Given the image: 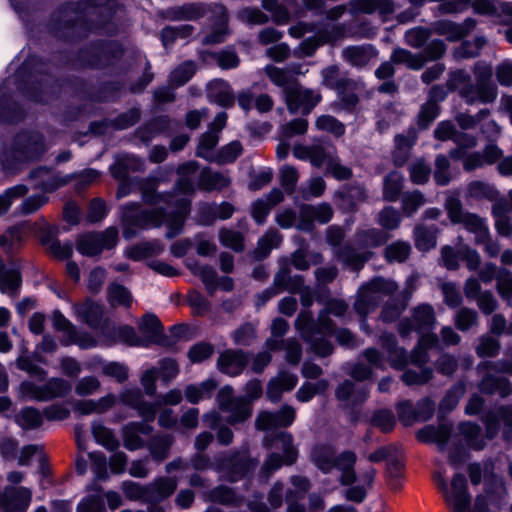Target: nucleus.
<instances>
[{
  "mask_svg": "<svg viewBox=\"0 0 512 512\" xmlns=\"http://www.w3.org/2000/svg\"><path fill=\"white\" fill-rule=\"evenodd\" d=\"M231 338L235 345L248 347L256 338L255 328L250 322H245L233 331Z\"/></svg>",
  "mask_w": 512,
  "mask_h": 512,
  "instance_id": "13d9d810",
  "label": "nucleus"
},
{
  "mask_svg": "<svg viewBox=\"0 0 512 512\" xmlns=\"http://www.w3.org/2000/svg\"><path fill=\"white\" fill-rule=\"evenodd\" d=\"M53 86L59 90L67 89L74 98L102 104L116 101L124 89L125 83L123 80L111 79L93 83L83 76L70 74L62 78L55 77Z\"/></svg>",
  "mask_w": 512,
  "mask_h": 512,
  "instance_id": "7ed1b4c3",
  "label": "nucleus"
},
{
  "mask_svg": "<svg viewBox=\"0 0 512 512\" xmlns=\"http://www.w3.org/2000/svg\"><path fill=\"white\" fill-rule=\"evenodd\" d=\"M218 8L220 13L216 17V21L213 23L212 30L203 38V44L205 45L223 43L229 33L227 10L223 5H219Z\"/></svg>",
  "mask_w": 512,
  "mask_h": 512,
  "instance_id": "4be33fe9",
  "label": "nucleus"
},
{
  "mask_svg": "<svg viewBox=\"0 0 512 512\" xmlns=\"http://www.w3.org/2000/svg\"><path fill=\"white\" fill-rule=\"evenodd\" d=\"M410 253V244L408 242L398 240L385 247L383 256L389 264L394 262L404 263L408 259Z\"/></svg>",
  "mask_w": 512,
  "mask_h": 512,
  "instance_id": "79ce46f5",
  "label": "nucleus"
},
{
  "mask_svg": "<svg viewBox=\"0 0 512 512\" xmlns=\"http://www.w3.org/2000/svg\"><path fill=\"white\" fill-rule=\"evenodd\" d=\"M142 111L140 107L133 106L128 110L119 113L116 117L110 118L112 129L115 131H123L136 125L141 119Z\"/></svg>",
  "mask_w": 512,
  "mask_h": 512,
  "instance_id": "ea45409f",
  "label": "nucleus"
},
{
  "mask_svg": "<svg viewBox=\"0 0 512 512\" xmlns=\"http://www.w3.org/2000/svg\"><path fill=\"white\" fill-rule=\"evenodd\" d=\"M467 196L477 200L496 201L499 197V191L494 185L481 180H473L467 185Z\"/></svg>",
  "mask_w": 512,
  "mask_h": 512,
  "instance_id": "c85d7f7f",
  "label": "nucleus"
},
{
  "mask_svg": "<svg viewBox=\"0 0 512 512\" xmlns=\"http://www.w3.org/2000/svg\"><path fill=\"white\" fill-rule=\"evenodd\" d=\"M188 332V326L185 323H177L173 324L169 327L168 333L166 335V341L161 343L159 346L163 347L169 351L176 352L177 351V343L183 339Z\"/></svg>",
  "mask_w": 512,
  "mask_h": 512,
  "instance_id": "6e6d98bb",
  "label": "nucleus"
},
{
  "mask_svg": "<svg viewBox=\"0 0 512 512\" xmlns=\"http://www.w3.org/2000/svg\"><path fill=\"white\" fill-rule=\"evenodd\" d=\"M231 180L221 172L213 171L210 167H204L198 176L197 188L204 192L222 191L229 187Z\"/></svg>",
  "mask_w": 512,
  "mask_h": 512,
  "instance_id": "a211bd4d",
  "label": "nucleus"
},
{
  "mask_svg": "<svg viewBox=\"0 0 512 512\" xmlns=\"http://www.w3.org/2000/svg\"><path fill=\"white\" fill-rule=\"evenodd\" d=\"M253 353L243 349H225L217 359V369L224 375L237 377L248 366Z\"/></svg>",
  "mask_w": 512,
  "mask_h": 512,
  "instance_id": "9d476101",
  "label": "nucleus"
},
{
  "mask_svg": "<svg viewBox=\"0 0 512 512\" xmlns=\"http://www.w3.org/2000/svg\"><path fill=\"white\" fill-rule=\"evenodd\" d=\"M214 351L213 344L201 341L190 347L187 356L192 363H202L209 359L214 354Z\"/></svg>",
  "mask_w": 512,
  "mask_h": 512,
  "instance_id": "bf43d9fd",
  "label": "nucleus"
},
{
  "mask_svg": "<svg viewBox=\"0 0 512 512\" xmlns=\"http://www.w3.org/2000/svg\"><path fill=\"white\" fill-rule=\"evenodd\" d=\"M76 250L86 257L100 256L103 252L95 232H87L80 235L76 242Z\"/></svg>",
  "mask_w": 512,
  "mask_h": 512,
  "instance_id": "37998d69",
  "label": "nucleus"
},
{
  "mask_svg": "<svg viewBox=\"0 0 512 512\" xmlns=\"http://www.w3.org/2000/svg\"><path fill=\"white\" fill-rule=\"evenodd\" d=\"M34 75L51 76L47 68V60L36 53H29L14 73V83L17 91L28 101L44 104V89L42 79Z\"/></svg>",
  "mask_w": 512,
  "mask_h": 512,
  "instance_id": "39448f33",
  "label": "nucleus"
},
{
  "mask_svg": "<svg viewBox=\"0 0 512 512\" xmlns=\"http://www.w3.org/2000/svg\"><path fill=\"white\" fill-rule=\"evenodd\" d=\"M138 329L142 336H138L131 325H120L119 335L122 338V343L130 347L149 348L152 345L159 346L166 341L164 325L154 313L147 312L142 315Z\"/></svg>",
  "mask_w": 512,
  "mask_h": 512,
  "instance_id": "423d86ee",
  "label": "nucleus"
},
{
  "mask_svg": "<svg viewBox=\"0 0 512 512\" xmlns=\"http://www.w3.org/2000/svg\"><path fill=\"white\" fill-rule=\"evenodd\" d=\"M337 258L346 266L350 267L353 271H360L364 268L365 264L369 262L374 252L366 250L362 253L357 250L351 244H344L337 250Z\"/></svg>",
  "mask_w": 512,
  "mask_h": 512,
  "instance_id": "f3484780",
  "label": "nucleus"
},
{
  "mask_svg": "<svg viewBox=\"0 0 512 512\" xmlns=\"http://www.w3.org/2000/svg\"><path fill=\"white\" fill-rule=\"evenodd\" d=\"M315 125L318 130L329 132L337 138L345 134L344 124L331 115H320L317 117Z\"/></svg>",
  "mask_w": 512,
  "mask_h": 512,
  "instance_id": "09e8293b",
  "label": "nucleus"
},
{
  "mask_svg": "<svg viewBox=\"0 0 512 512\" xmlns=\"http://www.w3.org/2000/svg\"><path fill=\"white\" fill-rule=\"evenodd\" d=\"M360 247L377 248L385 245L389 240V234L386 231L377 228H369L357 234Z\"/></svg>",
  "mask_w": 512,
  "mask_h": 512,
  "instance_id": "58836bf2",
  "label": "nucleus"
},
{
  "mask_svg": "<svg viewBox=\"0 0 512 512\" xmlns=\"http://www.w3.org/2000/svg\"><path fill=\"white\" fill-rule=\"evenodd\" d=\"M259 460L251 456L248 446L233 449L216 459V468L225 474L230 483L250 480L254 477Z\"/></svg>",
  "mask_w": 512,
  "mask_h": 512,
  "instance_id": "0eeeda50",
  "label": "nucleus"
},
{
  "mask_svg": "<svg viewBox=\"0 0 512 512\" xmlns=\"http://www.w3.org/2000/svg\"><path fill=\"white\" fill-rule=\"evenodd\" d=\"M218 141L219 136L215 132L210 130L204 132L199 138L195 155L199 158L212 162L214 155H212L211 152L217 146Z\"/></svg>",
  "mask_w": 512,
  "mask_h": 512,
  "instance_id": "a18cd8bd",
  "label": "nucleus"
},
{
  "mask_svg": "<svg viewBox=\"0 0 512 512\" xmlns=\"http://www.w3.org/2000/svg\"><path fill=\"white\" fill-rule=\"evenodd\" d=\"M28 116L24 104L4 93L0 96V122L6 125L23 123Z\"/></svg>",
  "mask_w": 512,
  "mask_h": 512,
  "instance_id": "ddd939ff",
  "label": "nucleus"
},
{
  "mask_svg": "<svg viewBox=\"0 0 512 512\" xmlns=\"http://www.w3.org/2000/svg\"><path fill=\"white\" fill-rule=\"evenodd\" d=\"M108 37L88 41L76 50L73 57L65 53V63L83 70H117L125 56L126 48L120 40Z\"/></svg>",
  "mask_w": 512,
  "mask_h": 512,
  "instance_id": "f03ea898",
  "label": "nucleus"
},
{
  "mask_svg": "<svg viewBox=\"0 0 512 512\" xmlns=\"http://www.w3.org/2000/svg\"><path fill=\"white\" fill-rule=\"evenodd\" d=\"M31 491L23 486L6 487L1 500L4 512H26L31 502Z\"/></svg>",
  "mask_w": 512,
  "mask_h": 512,
  "instance_id": "4468645a",
  "label": "nucleus"
},
{
  "mask_svg": "<svg viewBox=\"0 0 512 512\" xmlns=\"http://www.w3.org/2000/svg\"><path fill=\"white\" fill-rule=\"evenodd\" d=\"M227 409L230 411L231 424H242L252 416V403L240 396L233 399Z\"/></svg>",
  "mask_w": 512,
  "mask_h": 512,
  "instance_id": "f704fd0d",
  "label": "nucleus"
},
{
  "mask_svg": "<svg viewBox=\"0 0 512 512\" xmlns=\"http://www.w3.org/2000/svg\"><path fill=\"white\" fill-rule=\"evenodd\" d=\"M372 45L365 46H348L344 49L343 53L348 62L354 66H362L369 60L370 53L368 49H372Z\"/></svg>",
  "mask_w": 512,
  "mask_h": 512,
  "instance_id": "69168bd1",
  "label": "nucleus"
},
{
  "mask_svg": "<svg viewBox=\"0 0 512 512\" xmlns=\"http://www.w3.org/2000/svg\"><path fill=\"white\" fill-rule=\"evenodd\" d=\"M197 64L193 60H186L179 64L169 75V83L173 87H181L188 83L196 74Z\"/></svg>",
  "mask_w": 512,
  "mask_h": 512,
  "instance_id": "72a5a7b5",
  "label": "nucleus"
},
{
  "mask_svg": "<svg viewBox=\"0 0 512 512\" xmlns=\"http://www.w3.org/2000/svg\"><path fill=\"white\" fill-rule=\"evenodd\" d=\"M139 183L142 201L148 205H157L160 200V192H158V180L156 178H146Z\"/></svg>",
  "mask_w": 512,
  "mask_h": 512,
  "instance_id": "8fccbe9b",
  "label": "nucleus"
},
{
  "mask_svg": "<svg viewBox=\"0 0 512 512\" xmlns=\"http://www.w3.org/2000/svg\"><path fill=\"white\" fill-rule=\"evenodd\" d=\"M496 289L499 296L504 300H510L512 298V271L500 267V273L498 275Z\"/></svg>",
  "mask_w": 512,
  "mask_h": 512,
  "instance_id": "774afa93",
  "label": "nucleus"
},
{
  "mask_svg": "<svg viewBox=\"0 0 512 512\" xmlns=\"http://www.w3.org/2000/svg\"><path fill=\"white\" fill-rule=\"evenodd\" d=\"M430 36L431 30L423 26L409 29L405 33L407 44L414 48H423L429 41Z\"/></svg>",
  "mask_w": 512,
  "mask_h": 512,
  "instance_id": "680f3d73",
  "label": "nucleus"
},
{
  "mask_svg": "<svg viewBox=\"0 0 512 512\" xmlns=\"http://www.w3.org/2000/svg\"><path fill=\"white\" fill-rule=\"evenodd\" d=\"M284 97L290 114L295 115L302 109V114L307 116L321 101V95L314 94L310 89L300 90L297 87H286Z\"/></svg>",
  "mask_w": 512,
  "mask_h": 512,
  "instance_id": "1a4fd4ad",
  "label": "nucleus"
},
{
  "mask_svg": "<svg viewBox=\"0 0 512 512\" xmlns=\"http://www.w3.org/2000/svg\"><path fill=\"white\" fill-rule=\"evenodd\" d=\"M243 153V146L239 140H233L220 147L213 157V161L219 165L234 163Z\"/></svg>",
  "mask_w": 512,
  "mask_h": 512,
  "instance_id": "e433bc0d",
  "label": "nucleus"
},
{
  "mask_svg": "<svg viewBox=\"0 0 512 512\" xmlns=\"http://www.w3.org/2000/svg\"><path fill=\"white\" fill-rule=\"evenodd\" d=\"M139 208L140 204L137 202L125 203L121 208L122 219L131 226L148 228L150 226V212L149 210L139 211Z\"/></svg>",
  "mask_w": 512,
  "mask_h": 512,
  "instance_id": "412c9836",
  "label": "nucleus"
},
{
  "mask_svg": "<svg viewBox=\"0 0 512 512\" xmlns=\"http://www.w3.org/2000/svg\"><path fill=\"white\" fill-rule=\"evenodd\" d=\"M295 328L300 332L304 341H309L311 336H315V319L310 313L301 312L295 320Z\"/></svg>",
  "mask_w": 512,
  "mask_h": 512,
  "instance_id": "e2e57ef3",
  "label": "nucleus"
},
{
  "mask_svg": "<svg viewBox=\"0 0 512 512\" xmlns=\"http://www.w3.org/2000/svg\"><path fill=\"white\" fill-rule=\"evenodd\" d=\"M500 349L501 345L498 339L484 335L479 339L476 354L480 358H493L499 354Z\"/></svg>",
  "mask_w": 512,
  "mask_h": 512,
  "instance_id": "864d4df0",
  "label": "nucleus"
},
{
  "mask_svg": "<svg viewBox=\"0 0 512 512\" xmlns=\"http://www.w3.org/2000/svg\"><path fill=\"white\" fill-rule=\"evenodd\" d=\"M153 432V427L144 422L132 421L125 424L122 428L123 445L129 451H136L145 446V441L141 438L142 435H150Z\"/></svg>",
  "mask_w": 512,
  "mask_h": 512,
  "instance_id": "dca6fc26",
  "label": "nucleus"
},
{
  "mask_svg": "<svg viewBox=\"0 0 512 512\" xmlns=\"http://www.w3.org/2000/svg\"><path fill=\"white\" fill-rule=\"evenodd\" d=\"M478 322V313L476 310L468 307H462L455 317V326L458 330L466 332Z\"/></svg>",
  "mask_w": 512,
  "mask_h": 512,
  "instance_id": "052dcab7",
  "label": "nucleus"
},
{
  "mask_svg": "<svg viewBox=\"0 0 512 512\" xmlns=\"http://www.w3.org/2000/svg\"><path fill=\"white\" fill-rule=\"evenodd\" d=\"M44 394L42 401H51L56 398H65L72 391L71 383L61 377H51L43 384Z\"/></svg>",
  "mask_w": 512,
  "mask_h": 512,
  "instance_id": "393cba45",
  "label": "nucleus"
},
{
  "mask_svg": "<svg viewBox=\"0 0 512 512\" xmlns=\"http://www.w3.org/2000/svg\"><path fill=\"white\" fill-rule=\"evenodd\" d=\"M445 209L448 218L453 224L464 223L472 230H477L481 227L482 220L475 214L470 212H464L461 200L458 197L450 196L446 199Z\"/></svg>",
  "mask_w": 512,
  "mask_h": 512,
  "instance_id": "2eb2a0df",
  "label": "nucleus"
},
{
  "mask_svg": "<svg viewBox=\"0 0 512 512\" xmlns=\"http://www.w3.org/2000/svg\"><path fill=\"white\" fill-rule=\"evenodd\" d=\"M395 410H396L399 422L404 427H410L414 423L417 422V418L415 415V407L411 400L404 399V400L398 401L395 404Z\"/></svg>",
  "mask_w": 512,
  "mask_h": 512,
  "instance_id": "5fc2aeb1",
  "label": "nucleus"
},
{
  "mask_svg": "<svg viewBox=\"0 0 512 512\" xmlns=\"http://www.w3.org/2000/svg\"><path fill=\"white\" fill-rule=\"evenodd\" d=\"M334 445L330 443H318L313 446L310 460L323 474H329L333 468L341 471L355 467L357 455L352 450H344L337 456Z\"/></svg>",
  "mask_w": 512,
  "mask_h": 512,
  "instance_id": "6e6552de",
  "label": "nucleus"
},
{
  "mask_svg": "<svg viewBox=\"0 0 512 512\" xmlns=\"http://www.w3.org/2000/svg\"><path fill=\"white\" fill-rule=\"evenodd\" d=\"M403 189V177L397 171L389 172L383 180L382 196L387 202H396Z\"/></svg>",
  "mask_w": 512,
  "mask_h": 512,
  "instance_id": "c756f323",
  "label": "nucleus"
},
{
  "mask_svg": "<svg viewBox=\"0 0 512 512\" xmlns=\"http://www.w3.org/2000/svg\"><path fill=\"white\" fill-rule=\"evenodd\" d=\"M76 512H107L104 499L97 494L87 495L77 505Z\"/></svg>",
  "mask_w": 512,
  "mask_h": 512,
  "instance_id": "338daca9",
  "label": "nucleus"
},
{
  "mask_svg": "<svg viewBox=\"0 0 512 512\" xmlns=\"http://www.w3.org/2000/svg\"><path fill=\"white\" fill-rule=\"evenodd\" d=\"M206 53L214 58L223 70L235 69L240 64L238 54L232 49H223L219 52L207 51Z\"/></svg>",
  "mask_w": 512,
  "mask_h": 512,
  "instance_id": "603ef678",
  "label": "nucleus"
},
{
  "mask_svg": "<svg viewBox=\"0 0 512 512\" xmlns=\"http://www.w3.org/2000/svg\"><path fill=\"white\" fill-rule=\"evenodd\" d=\"M358 82L352 78H347L344 83L336 90L337 98L339 99V106L342 110L352 113L355 111L360 102L357 94Z\"/></svg>",
  "mask_w": 512,
  "mask_h": 512,
  "instance_id": "6ab92c4d",
  "label": "nucleus"
},
{
  "mask_svg": "<svg viewBox=\"0 0 512 512\" xmlns=\"http://www.w3.org/2000/svg\"><path fill=\"white\" fill-rule=\"evenodd\" d=\"M362 286L373 296H375V294L390 296L394 294L398 289V285L395 281L382 276H375L370 281L364 283Z\"/></svg>",
  "mask_w": 512,
  "mask_h": 512,
  "instance_id": "c03bdc74",
  "label": "nucleus"
},
{
  "mask_svg": "<svg viewBox=\"0 0 512 512\" xmlns=\"http://www.w3.org/2000/svg\"><path fill=\"white\" fill-rule=\"evenodd\" d=\"M336 195L350 212H354L357 204L366 201L368 197L365 187L359 184L347 185L342 190L337 191Z\"/></svg>",
  "mask_w": 512,
  "mask_h": 512,
  "instance_id": "5701e85b",
  "label": "nucleus"
},
{
  "mask_svg": "<svg viewBox=\"0 0 512 512\" xmlns=\"http://www.w3.org/2000/svg\"><path fill=\"white\" fill-rule=\"evenodd\" d=\"M440 108L437 104H424L417 114L416 123L420 131L427 130L439 116Z\"/></svg>",
  "mask_w": 512,
  "mask_h": 512,
  "instance_id": "4d7b16f0",
  "label": "nucleus"
},
{
  "mask_svg": "<svg viewBox=\"0 0 512 512\" xmlns=\"http://www.w3.org/2000/svg\"><path fill=\"white\" fill-rule=\"evenodd\" d=\"M107 300L112 307L122 306L129 309L132 307L133 295L123 284L111 282L107 286Z\"/></svg>",
  "mask_w": 512,
  "mask_h": 512,
  "instance_id": "bb28decb",
  "label": "nucleus"
},
{
  "mask_svg": "<svg viewBox=\"0 0 512 512\" xmlns=\"http://www.w3.org/2000/svg\"><path fill=\"white\" fill-rule=\"evenodd\" d=\"M433 33L439 36H446L449 42H457L463 39V34L460 32L461 28L458 23L449 19L436 20L431 24Z\"/></svg>",
  "mask_w": 512,
  "mask_h": 512,
  "instance_id": "c9c22d12",
  "label": "nucleus"
},
{
  "mask_svg": "<svg viewBox=\"0 0 512 512\" xmlns=\"http://www.w3.org/2000/svg\"><path fill=\"white\" fill-rule=\"evenodd\" d=\"M163 251L158 241H144L127 246L124 256L128 259L139 262L154 255H159Z\"/></svg>",
  "mask_w": 512,
  "mask_h": 512,
  "instance_id": "aec40b11",
  "label": "nucleus"
},
{
  "mask_svg": "<svg viewBox=\"0 0 512 512\" xmlns=\"http://www.w3.org/2000/svg\"><path fill=\"white\" fill-rule=\"evenodd\" d=\"M412 320L416 325V332L431 331L435 323V312L428 303H423L413 309Z\"/></svg>",
  "mask_w": 512,
  "mask_h": 512,
  "instance_id": "a878e982",
  "label": "nucleus"
},
{
  "mask_svg": "<svg viewBox=\"0 0 512 512\" xmlns=\"http://www.w3.org/2000/svg\"><path fill=\"white\" fill-rule=\"evenodd\" d=\"M497 95L498 88L496 84L473 83L471 81L459 90V96L467 105L490 104L496 100Z\"/></svg>",
  "mask_w": 512,
  "mask_h": 512,
  "instance_id": "9b49d317",
  "label": "nucleus"
},
{
  "mask_svg": "<svg viewBox=\"0 0 512 512\" xmlns=\"http://www.w3.org/2000/svg\"><path fill=\"white\" fill-rule=\"evenodd\" d=\"M76 317L92 329H97L104 318V306L90 297L73 306Z\"/></svg>",
  "mask_w": 512,
  "mask_h": 512,
  "instance_id": "f8f14e48",
  "label": "nucleus"
},
{
  "mask_svg": "<svg viewBox=\"0 0 512 512\" xmlns=\"http://www.w3.org/2000/svg\"><path fill=\"white\" fill-rule=\"evenodd\" d=\"M45 152L43 134L22 128L12 137L9 147L4 148L0 154V164L4 171H13L19 164L41 160Z\"/></svg>",
  "mask_w": 512,
  "mask_h": 512,
  "instance_id": "20e7f679",
  "label": "nucleus"
},
{
  "mask_svg": "<svg viewBox=\"0 0 512 512\" xmlns=\"http://www.w3.org/2000/svg\"><path fill=\"white\" fill-rule=\"evenodd\" d=\"M91 432L95 441L108 451L112 452L118 449L120 445L119 440L116 438L113 431L104 426L102 422L93 421L91 424Z\"/></svg>",
  "mask_w": 512,
  "mask_h": 512,
  "instance_id": "473e14b6",
  "label": "nucleus"
},
{
  "mask_svg": "<svg viewBox=\"0 0 512 512\" xmlns=\"http://www.w3.org/2000/svg\"><path fill=\"white\" fill-rule=\"evenodd\" d=\"M172 444L173 438L170 435L155 436L150 440L148 449L155 461L162 462L168 457Z\"/></svg>",
  "mask_w": 512,
  "mask_h": 512,
  "instance_id": "a19ab883",
  "label": "nucleus"
},
{
  "mask_svg": "<svg viewBox=\"0 0 512 512\" xmlns=\"http://www.w3.org/2000/svg\"><path fill=\"white\" fill-rule=\"evenodd\" d=\"M193 275L199 277L205 285L206 291L210 296H213L218 289V275L216 270L209 264L200 265H187Z\"/></svg>",
  "mask_w": 512,
  "mask_h": 512,
  "instance_id": "cd10ccee",
  "label": "nucleus"
},
{
  "mask_svg": "<svg viewBox=\"0 0 512 512\" xmlns=\"http://www.w3.org/2000/svg\"><path fill=\"white\" fill-rule=\"evenodd\" d=\"M150 487L149 495L152 501H162L169 498L177 488L176 479L160 477Z\"/></svg>",
  "mask_w": 512,
  "mask_h": 512,
  "instance_id": "4c0bfd02",
  "label": "nucleus"
},
{
  "mask_svg": "<svg viewBox=\"0 0 512 512\" xmlns=\"http://www.w3.org/2000/svg\"><path fill=\"white\" fill-rule=\"evenodd\" d=\"M236 492L233 488L218 485L214 487L209 494V499L213 503H219L221 505H232L236 502Z\"/></svg>",
  "mask_w": 512,
  "mask_h": 512,
  "instance_id": "0e129e2a",
  "label": "nucleus"
},
{
  "mask_svg": "<svg viewBox=\"0 0 512 512\" xmlns=\"http://www.w3.org/2000/svg\"><path fill=\"white\" fill-rule=\"evenodd\" d=\"M377 307V298L373 296L363 286L358 291L357 298L354 302V310L360 316H367Z\"/></svg>",
  "mask_w": 512,
  "mask_h": 512,
  "instance_id": "de8ad7c7",
  "label": "nucleus"
},
{
  "mask_svg": "<svg viewBox=\"0 0 512 512\" xmlns=\"http://www.w3.org/2000/svg\"><path fill=\"white\" fill-rule=\"evenodd\" d=\"M219 241L222 246L230 248L236 253H241L245 249L244 236L239 231L221 228L219 230Z\"/></svg>",
  "mask_w": 512,
  "mask_h": 512,
  "instance_id": "49530a36",
  "label": "nucleus"
},
{
  "mask_svg": "<svg viewBox=\"0 0 512 512\" xmlns=\"http://www.w3.org/2000/svg\"><path fill=\"white\" fill-rule=\"evenodd\" d=\"M125 12L120 0L66 1L51 13L47 28L64 42L80 41L91 33L115 37L120 32L118 14Z\"/></svg>",
  "mask_w": 512,
  "mask_h": 512,
  "instance_id": "f257e3e1",
  "label": "nucleus"
},
{
  "mask_svg": "<svg viewBox=\"0 0 512 512\" xmlns=\"http://www.w3.org/2000/svg\"><path fill=\"white\" fill-rule=\"evenodd\" d=\"M205 10L201 4L186 3L181 6H174L167 9V17L172 21H191L203 17Z\"/></svg>",
  "mask_w": 512,
  "mask_h": 512,
  "instance_id": "b1692460",
  "label": "nucleus"
},
{
  "mask_svg": "<svg viewBox=\"0 0 512 512\" xmlns=\"http://www.w3.org/2000/svg\"><path fill=\"white\" fill-rule=\"evenodd\" d=\"M368 422L372 427L379 429L384 434L391 433L397 424L395 415L389 408L374 410Z\"/></svg>",
  "mask_w": 512,
  "mask_h": 512,
  "instance_id": "7c9ffc66",
  "label": "nucleus"
},
{
  "mask_svg": "<svg viewBox=\"0 0 512 512\" xmlns=\"http://www.w3.org/2000/svg\"><path fill=\"white\" fill-rule=\"evenodd\" d=\"M108 214L109 208L105 200L100 197H95L88 205L86 220L90 224H96L103 221Z\"/></svg>",
  "mask_w": 512,
  "mask_h": 512,
  "instance_id": "3c124183",
  "label": "nucleus"
},
{
  "mask_svg": "<svg viewBox=\"0 0 512 512\" xmlns=\"http://www.w3.org/2000/svg\"><path fill=\"white\" fill-rule=\"evenodd\" d=\"M466 392V385L463 381L454 383L441 399L438 409L440 413H450L458 405L460 399Z\"/></svg>",
  "mask_w": 512,
  "mask_h": 512,
  "instance_id": "2f4dec72",
  "label": "nucleus"
}]
</instances>
